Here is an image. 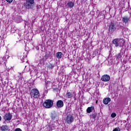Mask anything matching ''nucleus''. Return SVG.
I'll return each mask as SVG.
<instances>
[{"label": "nucleus", "mask_w": 131, "mask_h": 131, "mask_svg": "<svg viewBox=\"0 0 131 131\" xmlns=\"http://www.w3.org/2000/svg\"><path fill=\"white\" fill-rule=\"evenodd\" d=\"M56 105L58 108H62L64 106V102L62 100H58L57 101Z\"/></svg>", "instance_id": "1a4fd4ad"}, {"label": "nucleus", "mask_w": 131, "mask_h": 131, "mask_svg": "<svg viewBox=\"0 0 131 131\" xmlns=\"http://www.w3.org/2000/svg\"><path fill=\"white\" fill-rule=\"evenodd\" d=\"M14 131H22V130L20 128H16Z\"/></svg>", "instance_id": "cd10ccee"}, {"label": "nucleus", "mask_w": 131, "mask_h": 131, "mask_svg": "<svg viewBox=\"0 0 131 131\" xmlns=\"http://www.w3.org/2000/svg\"><path fill=\"white\" fill-rule=\"evenodd\" d=\"M7 3H12L13 2V0H6Z\"/></svg>", "instance_id": "7c9ffc66"}, {"label": "nucleus", "mask_w": 131, "mask_h": 131, "mask_svg": "<svg viewBox=\"0 0 131 131\" xmlns=\"http://www.w3.org/2000/svg\"><path fill=\"white\" fill-rule=\"evenodd\" d=\"M101 79L102 81L107 82V81H109V80H110V76L107 74L103 75V76H102Z\"/></svg>", "instance_id": "0eeeda50"}, {"label": "nucleus", "mask_w": 131, "mask_h": 131, "mask_svg": "<svg viewBox=\"0 0 131 131\" xmlns=\"http://www.w3.org/2000/svg\"><path fill=\"white\" fill-rule=\"evenodd\" d=\"M56 117H57V115L55 114H52L51 116V118L52 119V120H55Z\"/></svg>", "instance_id": "412c9836"}, {"label": "nucleus", "mask_w": 131, "mask_h": 131, "mask_svg": "<svg viewBox=\"0 0 131 131\" xmlns=\"http://www.w3.org/2000/svg\"><path fill=\"white\" fill-rule=\"evenodd\" d=\"M56 58L57 59H61L62 58V52H57L56 53Z\"/></svg>", "instance_id": "f3484780"}, {"label": "nucleus", "mask_w": 131, "mask_h": 131, "mask_svg": "<svg viewBox=\"0 0 131 131\" xmlns=\"http://www.w3.org/2000/svg\"><path fill=\"white\" fill-rule=\"evenodd\" d=\"M30 95L31 98L37 99L39 97V92L37 89H33L31 91Z\"/></svg>", "instance_id": "7ed1b4c3"}, {"label": "nucleus", "mask_w": 131, "mask_h": 131, "mask_svg": "<svg viewBox=\"0 0 131 131\" xmlns=\"http://www.w3.org/2000/svg\"><path fill=\"white\" fill-rule=\"evenodd\" d=\"M50 127H51V129H55V126H54V125H51L50 126Z\"/></svg>", "instance_id": "c85d7f7f"}, {"label": "nucleus", "mask_w": 131, "mask_h": 131, "mask_svg": "<svg viewBox=\"0 0 131 131\" xmlns=\"http://www.w3.org/2000/svg\"><path fill=\"white\" fill-rule=\"evenodd\" d=\"M34 4V0H26L24 3V7L27 10H31L33 9V4Z\"/></svg>", "instance_id": "f257e3e1"}, {"label": "nucleus", "mask_w": 131, "mask_h": 131, "mask_svg": "<svg viewBox=\"0 0 131 131\" xmlns=\"http://www.w3.org/2000/svg\"><path fill=\"white\" fill-rule=\"evenodd\" d=\"M117 58L118 59H120V58H121V55L120 54V53H119L117 55Z\"/></svg>", "instance_id": "a878e982"}, {"label": "nucleus", "mask_w": 131, "mask_h": 131, "mask_svg": "<svg viewBox=\"0 0 131 131\" xmlns=\"http://www.w3.org/2000/svg\"><path fill=\"white\" fill-rule=\"evenodd\" d=\"M1 120H2V117L1 116H0V121H1Z\"/></svg>", "instance_id": "2f4dec72"}, {"label": "nucleus", "mask_w": 131, "mask_h": 131, "mask_svg": "<svg viewBox=\"0 0 131 131\" xmlns=\"http://www.w3.org/2000/svg\"><path fill=\"white\" fill-rule=\"evenodd\" d=\"M54 105V102L51 99L46 100L43 103V106L47 108H52Z\"/></svg>", "instance_id": "f03ea898"}, {"label": "nucleus", "mask_w": 131, "mask_h": 131, "mask_svg": "<svg viewBox=\"0 0 131 131\" xmlns=\"http://www.w3.org/2000/svg\"><path fill=\"white\" fill-rule=\"evenodd\" d=\"M113 43L115 45V47H119V46L122 47L124 45V41L120 39H115L113 41Z\"/></svg>", "instance_id": "20e7f679"}, {"label": "nucleus", "mask_w": 131, "mask_h": 131, "mask_svg": "<svg viewBox=\"0 0 131 131\" xmlns=\"http://www.w3.org/2000/svg\"><path fill=\"white\" fill-rule=\"evenodd\" d=\"M111 116L112 118H115V117H116V114L115 113H112Z\"/></svg>", "instance_id": "5701e85b"}, {"label": "nucleus", "mask_w": 131, "mask_h": 131, "mask_svg": "<svg viewBox=\"0 0 131 131\" xmlns=\"http://www.w3.org/2000/svg\"><path fill=\"white\" fill-rule=\"evenodd\" d=\"M26 57H27V56H26V57L23 56L22 58H21V61H23V62H25V59H26Z\"/></svg>", "instance_id": "b1692460"}, {"label": "nucleus", "mask_w": 131, "mask_h": 131, "mask_svg": "<svg viewBox=\"0 0 131 131\" xmlns=\"http://www.w3.org/2000/svg\"><path fill=\"white\" fill-rule=\"evenodd\" d=\"M73 94H74V92L72 93L67 91L66 96L68 99H71V98L73 97Z\"/></svg>", "instance_id": "9d476101"}, {"label": "nucleus", "mask_w": 131, "mask_h": 131, "mask_svg": "<svg viewBox=\"0 0 131 131\" xmlns=\"http://www.w3.org/2000/svg\"><path fill=\"white\" fill-rule=\"evenodd\" d=\"M73 121H74V117L71 114L68 115L66 118V122L68 124H71Z\"/></svg>", "instance_id": "423d86ee"}, {"label": "nucleus", "mask_w": 131, "mask_h": 131, "mask_svg": "<svg viewBox=\"0 0 131 131\" xmlns=\"http://www.w3.org/2000/svg\"><path fill=\"white\" fill-rule=\"evenodd\" d=\"M1 129L2 131H8L9 130V127L7 125H3L1 127Z\"/></svg>", "instance_id": "ddd939ff"}, {"label": "nucleus", "mask_w": 131, "mask_h": 131, "mask_svg": "<svg viewBox=\"0 0 131 131\" xmlns=\"http://www.w3.org/2000/svg\"><path fill=\"white\" fill-rule=\"evenodd\" d=\"M54 67H55V66L52 63H50L48 66V68H49V69H53Z\"/></svg>", "instance_id": "aec40b11"}, {"label": "nucleus", "mask_w": 131, "mask_h": 131, "mask_svg": "<svg viewBox=\"0 0 131 131\" xmlns=\"http://www.w3.org/2000/svg\"><path fill=\"white\" fill-rule=\"evenodd\" d=\"M67 6L69 7V8H72L74 7V3L70 2L67 4Z\"/></svg>", "instance_id": "4468645a"}, {"label": "nucleus", "mask_w": 131, "mask_h": 131, "mask_svg": "<svg viewBox=\"0 0 131 131\" xmlns=\"http://www.w3.org/2000/svg\"><path fill=\"white\" fill-rule=\"evenodd\" d=\"M5 62H6V57L0 58V64H2V63H5Z\"/></svg>", "instance_id": "a211bd4d"}, {"label": "nucleus", "mask_w": 131, "mask_h": 131, "mask_svg": "<svg viewBox=\"0 0 131 131\" xmlns=\"http://www.w3.org/2000/svg\"><path fill=\"white\" fill-rule=\"evenodd\" d=\"M108 31L110 33H113L116 30V26H115V24L114 22L112 21L108 25Z\"/></svg>", "instance_id": "39448f33"}, {"label": "nucleus", "mask_w": 131, "mask_h": 131, "mask_svg": "<svg viewBox=\"0 0 131 131\" xmlns=\"http://www.w3.org/2000/svg\"><path fill=\"white\" fill-rule=\"evenodd\" d=\"M113 131H120V128L117 127L115 128Z\"/></svg>", "instance_id": "bb28decb"}, {"label": "nucleus", "mask_w": 131, "mask_h": 131, "mask_svg": "<svg viewBox=\"0 0 131 131\" xmlns=\"http://www.w3.org/2000/svg\"><path fill=\"white\" fill-rule=\"evenodd\" d=\"M111 101V98L108 97L106 98H105L103 100V104H104L105 105H108V104L109 103V102Z\"/></svg>", "instance_id": "9b49d317"}, {"label": "nucleus", "mask_w": 131, "mask_h": 131, "mask_svg": "<svg viewBox=\"0 0 131 131\" xmlns=\"http://www.w3.org/2000/svg\"><path fill=\"white\" fill-rule=\"evenodd\" d=\"M36 71H37V70H34L30 71V74L31 75L32 74V75H35L37 74V73L36 72Z\"/></svg>", "instance_id": "dca6fc26"}, {"label": "nucleus", "mask_w": 131, "mask_h": 131, "mask_svg": "<svg viewBox=\"0 0 131 131\" xmlns=\"http://www.w3.org/2000/svg\"><path fill=\"white\" fill-rule=\"evenodd\" d=\"M95 110V107L94 106H91V107H88L86 109L87 113H91V112H93V111Z\"/></svg>", "instance_id": "f8f14e48"}, {"label": "nucleus", "mask_w": 131, "mask_h": 131, "mask_svg": "<svg viewBox=\"0 0 131 131\" xmlns=\"http://www.w3.org/2000/svg\"><path fill=\"white\" fill-rule=\"evenodd\" d=\"M90 117H91V118H93L94 119H95V118L97 117V113H93L92 115H90Z\"/></svg>", "instance_id": "6ab92c4d"}, {"label": "nucleus", "mask_w": 131, "mask_h": 131, "mask_svg": "<svg viewBox=\"0 0 131 131\" xmlns=\"http://www.w3.org/2000/svg\"><path fill=\"white\" fill-rule=\"evenodd\" d=\"M129 20V18L127 17V16H125L122 18V21L124 23H127Z\"/></svg>", "instance_id": "2eb2a0df"}, {"label": "nucleus", "mask_w": 131, "mask_h": 131, "mask_svg": "<svg viewBox=\"0 0 131 131\" xmlns=\"http://www.w3.org/2000/svg\"><path fill=\"white\" fill-rule=\"evenodd\" d=\"M41 8V6H40V5H37L36 6L37 11H38V10H39V9H40Z\"/></svg>", "instance_id": "393cba45"}, {"label": "nucleus", "mask_w": 131, "mask_h": 131, "mask_svg": "<svg viewBox=\"0 0 131 131\" xmlns=\"http://www.w3.org/2000/svg\"><path fill=\"white\" fill-rule=\"evenodd\" d=\"M44 57L45 58V59H48V58H49V55L48 54H46L45 55Z\"/></svg>", "instance_id": "c756f323"}, {"label": "nucleus", "mask_w": 131, "mask_h": 131, "mask_svg": "<svg viewBox=\"0 0 131 131\" xmlns=\"http://www.w3.org/2000/svg\"><path fill=\"white\" fill-rule=\"evenodd\" d=\"M39 63L41 64V65H43L45 64V60H43V59H41Z\"/></svg>", "instance_id": "4be33fe9"}, {"label": "nucleus", "mask_w": 131, "mask_h": 131, "mask_svg": "<svg viewBox=\"0 0 131 131\" xmlns=\"http://www.w3.org/2000/svg\"><path fill=\"white\" fill-rule=\"evenodd\" d=\"M4 119L5 121H9L12 119V114L10 113H6L4 116Z\"/></svg>", "instance_id": "6e6552de"}]
</instances>
